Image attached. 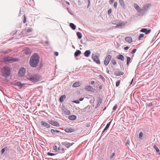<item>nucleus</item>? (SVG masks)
<instances>
[{"instance_id": "obj_52", "label": "nucleus", "mask_w": 160, "mask_h": 160, "mask_svg": "<svg viewBox=\"0 0 160 160\" xmlns=\"http://www.w3.org/2000/svg\"><path fill=\"white\" fill-rule=\"evenodd\" d=\"M111 12H112L111 8L109 9L108 12V14H110L111 13Z\"/></svg>"}, {"instance_id": "obj_26", "label": "nucleus", "mask_w": 160, "mask_h": 160, "mask_svg": "<svg viewBox=\"0 0 160 160\" xmlns=\"http://www.w3.org/2000/svg\"><path fill=\"white\" fill-rule=\"evenodd\" d=\"M62 110L65 114L68 115L70 114V111H69L67 108H63Z\"/></svg>"}, {"instance_id": "obj_41", "label": "nucleus", "mask_w": 160, "mask_h": 160, "mask_svg": "<svg viewBox=\"0 0 160 160\" xmlns=\"http://www.w3.org/2000/svg\"><path fill=\"white\" fill-rule=\"evenodd\" d=\"M111 62L114 65H116L117 63L116 61L115 60H114V59H112L111 60Z\"/></svg>"}, {"instance_id": "obj_36", "label": "nucleus", "mask_w": 160, "mask_h": 160, "mask_svg": "<svg viewBox=\"0 0 160 160\" xmlns=\"http://www.w3.org/2000/svg\"><path fill=\"white\" fill-rule=\"evenodd\" d=\"M7 147H5L3 148H2L1 150V152L2 154L3 153L5 152V151L7 149Z\"/></svg>"}, {"instance_id": "obj_39", "label": "nucleus", "mask_w": 160, "mask_h": 160, "mask_svg": "<svg viewBox=\"0 0 160 160\" xmlns=\"http://www.w3.org/2000/svg\"><path fill=\"white\" fill-rule=\"evenodd\" d=\"M27 32H32V28H28L27 30Z\"/></svg>"}, {"instance_id": "obj_43", "label": "nucleus", "mask_w": 160, "mask_h": 160, "mask_svg": "<svg viewBox=\"0 0 160 160\" xmlns=\"http://www.w3.org/2000/svg\"><path fill=\"white\" fill-rule=\"evenodd\" d=\"M47 155L49 156H53V155H56V154H55V153H50L49 152H48L47 153Z\"/></svg>"}, {"instance_id": "obj_29", "label": "nucleus", "mask_w": 160, "mask_h": 160, "mask_svg": "<svg viewBox=\"0 0 160 160\" xmlns=\"http://www.w3.org/2000/svg\"><path fill=\"white\" fill-rule=\"evenodd\" d=\"M81 53V51L79 50H78L74 53V55L75 57H77L80 55Z\"/></svg>"}, {"instance_id": "obj_12", "label": "nucleus", "mask_w": 160, "mask_h": 160, "mask_svg": "<svg viewBox=\"0 0 160 160\" xmlns=\"http://www.w3.org/2000/svg\"><path fill=\"white\" fill-rule=\"evenodd\" d=\"M140 10L141 11H140V12H139V15H140L142 16L143 15H144L147 12L146 10H145L143 7L142 9H141Z\"/></svg>"}, {"instance_id": "obj_59", "label": "nucleus", "mask_w": 160, "mask_h": 160, "mask_svg": "<svg viewBox=\"0 0 160 160\" xmlns=\"http://www.w3.org/2000/svg\"><path fill=\"white\" fill-rule=\"evenodd\" d=\"M24 20L23 21V22L24 23H25L26 22V17H25V15H24Z\"/></svg>"}, {"instance_id": "obj_57", "label": "nucleus", "mask_w": 160, "mask_h": 160, "mask_svg": "<svg viewBox=\"0 0 160 160\" xmlns=\"http://www.w3.org/2000/svg\"><path fill=\"white\" fill-rule=\"evenodd\" d=\"M101 103H102L101 100L99 102H98L97 104V106H99Z\"/></svg>"}, {"instance_id": "obj_3", "label": "nucleus", "mask_w": 160, "mask_h": 160, "mask_svg": "<svg viewBox=\"0 0 160 160\" xmlns=\"http://www.w3.org/2000/svg\"><path fill=\"white\" fill-rule=\"evenodd\" d=\"M1 72L3 76L7 77L10 75L11 70L9 67L6 66L1 69Z\"/></svg>"}, {"instance_id": "obj_1", "label": "nucleus", "mask_w": 160, "mask_h": 160, "mask_svg": "<svg viewBox=\"0 0 160 160\" xmlns=\"http://www.w3.org/2000/svg\"><path fill=\"white\" fill-rule=\"evenodd\" d=\"M39 60L40 57L39 55L37 53L33 54L30 60V66L32 68L37 67L38 66Z\"/></svg>"}, {"instance_id": "obj_51", "label": "nucleus", "mask_w": 160, "mask_h": 160, "mask_svg": "<svg viewBox=\"0 0 160 160\" xmlns=\"http://www.w3.org/2000/svg\"><path fill=\"white\" fill-rule=\"evenodd\" d=\"M62 148L61 145H59V146L58 148V151H59L61 150V149Z\"/></svg>"}, {"instance_id": "obj_31", "label": "nucleus", "mask_w": 160, "mask_h": 160, "mask_svg": "<svg viewBox=\"0 0 160 160\" xmlns=\"http://www.w3.org/2000/svg\"><path fill=\"white\" fill-rule=\"evenodd\" d=\"M139 138L141 140H142L143 139V133L142 132H141L139 134Z\"/></svg>"}, {"instance_id": "obj_46", "label": "nucleus", "mask_w": 160, "mask_h": 160, "mask_svg": "<svg viewBox=\"0 0 160 160\" xmlns=\"http://www.w3.org/2000/svg\"><path fill=\"white\" fill-rule=\"evenodd\" d=\"M151 31V29L147 30V31L145 32V34H147L149 33Z\"/></svg>"}, {"instance_id": "obj_49", "label": "nucleus", "mask_w": 160, "mask_h": 160, "mask_svg": "<svg viewBox=\"0 0 160 160\" xmlns=\"http://www.w3.org/2000/svg\"><path fill=\"white\" fill-rule=\"evenodd\" d=\"M118 108V106L117 104H116L113 107V110L114 111H115Z\"/></svg>"}, {"instance_id": "obj_13", "label": "nucleus", "mask_w": 160, "mask_h": 160, "mask_svg": "<svg viewBox=\"0 0 160 160\" xmlns=\"http://www.w3.org/2000/svg\"><path fill=\"white\" fill-rule=\"evenodd\" d=\"M153 148L156 150V154H158L159 155H160V150L156 145H154Z\"/></svg>"}, {"instance_id": "obj_45", "label": "nucleus", "mask_w": 160, "mask_h": 160, "mask_svg": "<svg viewBox=\"0 0 160 160\" xmlns=\"http://www.w3.org/2000/svg\"><path fill=\"white\" fill-rule=\"evenodd\" d=\"M115 155V153L114 152H113L112 153L110 156V158L111 159Z\"/></svg>"}, {"instance_id": "obj_61", "label": "nucleus", "mask_w": 160, "mask_h": 160, "mask_svg": "<svg viewBox=\"0 0 160 160\" xmlns=\"http://www.w3.org/2000/svg\"><path fill=\"white\" fill-rule=\"evenodd\" d=\"M83 99L84 98L81 97L79 99V100L80 101H82L83 100Z\"/></svg>"}, {"instance_id": "obj_7", "label": "nucleus", "mask_w": 160, "mask_h": 160, "mask_svg": "<svg viewBox=\"0 0 160 160\" xmlns=\"http://www.w3.org/2000/svg\"><path fill=\"white\" fill-rule=\"evenodd\" d=\"M112 58V56L109 55L106 58L104 61V63L105 66H107Z\"/></svg>"}, {"instance_id": "obj_20", "label": "nucleus", "mask_w": 160, "mask_h": 160, "mask_svg": "<svg viewBox=\"0 0 160 160\" xmlns=\"http://www.w3.org/2000/svg\"><path fill=\"white\" fill-rule=\"evenodd\" d=\"M85 89L89 91L93 92L94 91L93 88H92V87L90 86H87L86 87Z\"/></svg>"}, {"instance_id": "obj_17", "label": "nucleus", "mask_w": 160, "mask_h": 160, "mask_svg": "<svg viewBox=\"0 0 160 160\" xmlns=\"http://www.w3.org/2000/svg\"><path fill=\"white\" fill-rule=\"evenodd\" d=\"M117 59H120L122 61H124L125 59L124 56L122 54H119L117 57Z\"/></svg>"}, {"instance_id": "obj_35", "label": "nucleus", "mask_w": 160, "mask_h": 160, "mask_svg": "<svg viewBox=\"0 0 160 160\" xmlns=\"http://www.w3.org/2000/svg\"><path fill=\"white\" fill-rule=\"evenodd\" d=\"M144 36V34H140L138 37V40H141V39Z\"/></svg>"}, {"instance_id": "obj_63", "label": "nucleus", "mask_w": 160, "mask_h": 160, "mask_svg": "<svg viewBox=\"0 0 160 160\" xmlns=\"http://www.w3.org/2000/svg\"><path fill=\"white\" fill-rule=\"evenodd\" d=\"M129 47L128 46H126L124 48V49L125 50H127L129 48Z\"/></svg>"}, {"instance_id": "obj_40", "label": "nucleus", "mask_w": 160, "mask_h": 160, "mask_svg": "<svg viewBox=\"0 0 160 160\" xmlns=\"http://www.w3.org/2000/svg\"><path fill=\"white\" fill-rule=\"evenodd\" d=\"M147 29L146 28H142L140 30V32H142L145 33V32L147 31Z\"/></svg>"}, {"instance_id": "obj_32", "label": "nucleus", "mask_w": 160, "mask_h": 160, "mask_svg": "<svg viewBox=\"0 0 160 160\" xmlns=\"http://www.w3.org/2000/svg\"><path fill=\"white\" fill-rule=\"evenodd\" d=\"M70 27L73 30H75L76 29V26L73 23H70Z\"/></svg>"}, {"instance_id": "obj_28", "label": "nucleus", "mask_w": 160, "mask_h": 160, "mask_svg": "<svg viewBox=\"0 0 160 160\" xmlns=\"http://www.w3.org/2000/svg\"><path fill=\"white\" fill-rule=\"evenodd\" d=\"M80 86V83L79 82H76L74 83L72 85V86L74 88H77L78 87Z\"/></svg>"}, {"instance_id": "obj_11", "label": "nucleus", "mask_w": 160, "mask_h": 160, "mask_svg": "<svg viewBox=\"0 0 160 160\" xmlns=\"http://www.w3.org/2000/svg\"><path fill=\"white\" fill-rule=\"evenodd\" d=\"M65 131L68 133L72 132L75 131V130L74 128H66L65 130Z\"/></svg>"}, {"instance_id": "obj_27", "label": "nucleus", "mask_w": 160, "mask_h": 160, "mask_svg": "<svg viewBox=\"0 0 160 160\" xmlns=\"http://www.w3.org/2000/svg\"><path fill=\"white\" fill-rule=\"evenodd\" d=\"M25 84L24 83H22L21 82H17L16 83V85L20 88H22L23 86L25 85Z\"/></svg>"}, {"instance_id": "obj_60", "label": "nucleus", "mask_w": 160, "mask_h": 160, "mask_svg": "<svg viewBox=\"0 0 160 160\" xmlns=\"http://www.w3.org/2000/svg\"><path fill=\"white\" fill-rule=\"evenodd\" d=\"M45 43H46V44H47L48 45H49V42L48 41H45Z\"/></svg>"}, {"instance_id": "obj_37", "label": "nucleus", "mask_w": 160, "mask_h": 160, "mask_svg": "<svg viewBox=\"0 0 160 160\" xmlns=\"http://www.w3.org/2000/svg\"><path fill=\"white\" fill-rule=\"evenodd\" d=\"M65 150H66V149ZM65 149L64 148H62L61 149V150H60V151H59V152L60 153H64L65 152Z\"/></svg>"}, {"instance_id": "obj_50", "label": "nucleus", "mask_w": 160, "mask_h": 160, "mask_svg": "<svg viewBox=\"0 0 160 160\" xmlns=\"http://www.w3.org/2000/svg\"><path fill=\"white\" fill-rule=\"evenodd\" d=\"M137 51L136 49H134L131 52V53L132 54H133L134 53H135Z\"/></svg>"}, {"instance_id": "obj_21", "label": "nucleus", "mask_w": 160, "mask_h": 160, "mask_svg": "<svg viewBox=\"0 0 160 160\" xmlns=\"http://www.w3.org/2000/svg\"><path fill=\"white\" fill-rule=\"evenodd\" d=\"M114 74L117 76H120L124 74V73L121 71H116L114 72Z\"/></svg>"}, {"instance_id": "obj_5", "label": "nucleus", "mask_w": 160, "mask_h": 160, "mask_svg": "<svg viewBox=\"0 0 160 160\" xmlns=\"http://www.w3.org/2000/svg\"><path fill=\"white\" fill-rule=\"evenodd\" d=\"M99 54H96L95 55L93 53L92 54V57L94 61L97 64H100V61L99 59Z\"/></svg>"}, {"instance_id": "obj_15", "label": "nucleus", "mask_w": 160, "mask_h": 160, "mask_svg": "<svg viewBox=\"0 0 160 160\" xmlns=\"http://www.w3.org/2000/svg\"><path fill=\"white\" fill-rule=\"evenodd\" d=\"M50 132L53 135L56 134V132L61 133V132L59 130H54L53 129H51Z\"/></svg>"}, {"instance_id": "obj_14", "label": "nucleus", "mask_w": 160, "mask_h": 160, "mask_svg": "<svg viewBox=\"0 0 160 160\" xmlns=\"http://www.w3.org/2000/svg\"><path fill=\"white\" fill-rule=\"evenodd\" d=\"M127 22H125V23L120 22L116 26H115L116 28H119L120 27L121 28L122 26H124L127 23Z\"/></svg>"}, {"instance_id": "obj_53", "label": "nucleus", "mask_w": 160, "mask_h": 160, "mask_svg": "<svg viewBox=\"0 0 160 160\" xmlns=\"http://www.w3.org/2000/svg\"><path fill=\"white\" fill-rule=\"evenodd\" d=\"M130 141L129 140H127L126 143V145L128 144V145H130Z\"/></svg>"}, {"instance_id": "obj_19", "label": "nucleus", "mask_w": 160, "mask_h": 160, "mask_svg": "<svg viewBox=\"0 0 160 160\" xmlns=\"http://www.w3.org/2000/svg\"><path fill=\"white\" fill-rule=\"evenodd\" d=\"M150 5H151L149 3H147L143 7L145 10L147 12Z\"/></svg>"}, {"instance_id": "obj_9", "label": "nucleus", "mask_w": 160, "mask_h": 160, "mask_svg": "<svg viewBox=\"0 0 160 160\" xmlns=\"http://www.w3.org/2000/svg\"><path fill=\"white\" fill-rule=\"evenodd\" d=\"M73 143H70L67 142H65L61 143L62 145L64 146L67 148H68L72 146Z\"/></svg>"}, {"instance_id": "obj_16", "label": "nucleus", "mask_w": 160, "mask_h": 160, "mask_svg": "<svg viewBox=\"0 0 160 160\" xmlns=\"http://www.w3.org/2000/svg\"><path fill=\"white\" fill-rule=\"evenodd\" d=\"M125 40L129 43H131L132 42V38L130 37H127L125 38Z\"/></svg>"}, {"instance_id": "obj_38", "label": "nucleus", "mask_w": 160, "mask_h": 160, "mask_svg": "<svg viewBox=\"0 0 160 160\" xmlns=\"http://www.w3.org/2000/svg\"><path fill=\"white\" fill-rule=\"evenodd\" d=\"M30 53V50L29 49H27L25 52V53L27 55Z\"/></svg>"}, {"instance_id": "obj_42", "label": "nucleus", "mask_w": 160, "mask_h": 160, "mask_svg": "<svg viewBox=\"0 0 160 160\" xmlns=\"http://www.w3.org/2000/svg\"><path fill=\"white\" fill-rule=\"evenodd\" d=\"M120 82V80H118L116 82V86L117 87H118L119 86V84Z\"/></svg>"}, {"instance_id": "obj_56", "label": "nucleus", "mask_w": 160, "mask_h": 160, "mask_svg": "<svg viewBox=\"0 0 160 160\" xmlns=\"http://www.w3.org/2000/svg\"><path fill=\"white\" fill-rule=\"evenodd\" d=\"M152 105H153L152 103V102H150L148 105V107H151Z\"/></svg>"}, {"instance_id": "obj_48", "label": "nucleus", "mask_w": 160, "mask_h": 160, "mask_svg": "<svg viewBox=\"0 0 160 160\" xmlns=\"http://www.w3.org/2000/svg\"><path fill=\"white\" fill-rule=\"evenodd\" d=\"M117 2H114V4H113L114 7L115 8H117Z\"/></svg>"}, {"instance_id": "obj_10", "label": "nucleus", "mask_w": 160, "mask_h": 160, "mask_svg": "<svg viewBox=\"0 0 160 160\" xmlns=\"http://www.w3.org/2000/svg\"><path fill=\"white\" fill-rule=\"evenodd\" d=\"M41 125L42 127H45L48 128L50 127V125L48 123L44 121H41Z\"/></svg>"}, {"instance_id": "obj_62", "label": "nucleus", "mask_w": 160, "mask_h": 160, "mask_svg": "<svg viewBox=\"0 0 160 160\" xmlns=\"http://www.w3.org/2000/svg\"><path fill=\"white\" fill-rule=\"evenodd\" d=\"M55 55L56 56H58V52H55Z\"/></svg>"}, {"instance_id": "obj_54", "label": "nucleus", "mask_w": 160, "mask_h": 160, "mask_svg": "<svg viewBox=\"0 0 160 160\" xmlns=\"http://www.w3.org/2000/svg\"><path fill=\"white\" fill-rule=\"evenodd\" d=\"M73 102L76 103L77 104H79L80 103L79 101L78 100H75Z\"/></svg>"}, {"instance_id": "obj_24", "label": "nucleus", "mask_w": 160, "mask_h": 160, "mask_svg": "<svg viewBox=\"0 0 160 160\" xmlns=\"http://www.w3.org/2000/svg\"><path fill=\"white\" fill-rule=\"evenodd\" d=\"M134 6L135 9L139 12L141 11L139 6L137 4H134Z\"/></svg>"}, {"instance_id": "obj_2", "label": "nucleus", "mask_w": 160, "mask_h": 160, "mask_svg": "<svg viewBox=\"0 0 160 160\" xmlns=\"http://www.w3.org/2000/svg\"><path fill=\"white\" fill-rule=\"evenodd\" d=\"M27 78L30 81L33 82H38L42 79L41 76L38 74H30L27 76Z\"/></svg>"}, {"instance_id": "obj_55", "label": "nucleus", "mask_w": 160, "mask_h": 160, "mask_svg": "<svg viewBox=\"0 0 160 160\" xmlns=\"http://www.w3.org/2000/svg\"><path fill=\"white\" fill-rule=\"evenodd\" d=\"M114 0H110L109 1V2L110 4H112Z\"/></svg>"}, {"instance_id": "obj_30", "label": "nucleus", "mask_w": 160, "mask_h": 160, "mask_svg": "<svg viewBox=\"0 0 160 160\" xmlns=\"http://www.w3.org/2000/svg\"><path fill=\"white\" fill-rule=\"evenodd\" d=\"M119 2L122 7H125V3L123 0H119Z\"/></svg>"}, {"instance_id": "obj_47", "label": "nucleus", "mask_w": 160, "mask_h": 160, "mask_svg": "<svg viewBox=\"0 0 160 160\" xmlns=\"http://www.w3.org/2000/svg\"><path fill=\"white\" fill-rule=\"evenodd\" d=\"M53 149L56 152H58V148L56 146H54Z\"/></svg>"}, {"instance_id": "obj_34", "label": "nucleus", "mask_w": 160, "mask_h": 160, "mask_svg": "<svg viewBox=\"0 0 160 160\" xmlns=\"http://www.w3.org/2000/svg\"><path fill=\"white\" fill-rule=\"evenodd\" d=\"M77 35L78 38L79 39H81L82 37V34L79 32H77Z\"/></svg>"}, {"instance_id": "obj_64", "label": "nucleus", "mask_w": 160, "mask_h": 160, "mask_svg": "<svg viewBox=\"0 0 160 160\" xmlns=\"http://www.w3.org/2000/svg\"><path fill=\"white\" fill-rule=\"evenodd\" d=\"M42 65L41 64L40 65V67L39 68H38V69L39 70L40 69H41V68H42Z\"/></svg>"}, {"instance_id": "obj_33", "label": "nucleus", "mask_w": 160, "mask_h": 160, "mask_svg": "<svg viewBox=\"0 0 160 160\" xmlns=\"http://www.w3.org/2000/svg\"><path fill=\"white\" fill-rule=\"evenodd\" d=\"M127 64L128 65L131 59L130 57L127 56Z\"/></svg>"}, {"instance_id": "obj_58", "label": "nucleus", "mask_w": 160, "mask_h": 160, "mask_svg": "<svg viewBox=\"0 0 160 160\" xmlns=\"http://www.w3.org/2000/svg\"><path fill=\"white\" fill-rule=\"evenodd\" d=\"M88 8L90 6V0H88Z\"/></svg>"}, {"instance_id": "obj_25", "label": "nucleus", "mask_w": 160, "mask_h": 160, "mask_svg": "<svg viewBox=\"0 0 160 160\" xmlns=\"http://www.w3.org/2000/svg\"><path fill=\"white\" fill-rule=\"evenodd\" d=\"M66 96L65 95H62L59 98V101L61 102H63L64 99H66Z\"/></svg>"}, {"instance_id": "obj_22", "label": "nucleus", "mask_w": 160, "mask_h": 160, "mask_svg": "<svg viewBox=\"0 0 160 160\" xmlns=\"http://www.w3.org/2000/svg\"><path fill=\"white\" fill-rule=\"evenodd\" d=\"M68 119L71 120H74L76 119L77 118V117L76 116L74 115H72L71 116H69L68 117Z\"/></svg>"}, {"instance_id": "obj_44", "label": "nucleus", "mask_w": 160, "mask_h": 160, "mask_svg": "<svg viewBox=\"0 0 160 160\" xmlns=\"http://www.w3.org/2000/svg\"><path fill=\"white\" fill-rule=\"evenodd\" d=\"M99 78L101 79L103 81H104L105 80V78L103 77V76H102V75H99Z\"/></svg>"}, {"instance_id": "obj_18", "label": "nucleus", "mask_w": 160, "mask_h": 160, "mask_svg": "<svg viewBox=\"0 0 160 160\" xmlns=\"http://www.w3.org/2000/svg\"><path fill=\"white\" fill-rule=\"evenodd\" d=\"M91 53V52L89 50H87L85 52L84 55L85 57H88L90 56Z\"/></svg>"}, {"instance_id": "obj_6", "label": "nucleus", "mask_w": 160, "mask_h": 160, "mask_svg": "<svg viewBox=\"0 0 160 160\" xmlns=\"http://www.w3.org/2000/svg\"><path fill=\"white\" fill-rule=\"evenodd\" d=\"M26 70L24 68H20L18 72V75L19 77H23L25 74Z\"/></svg>"}, {"instance_id": "obj_23", "label": "nucleus", "mask_w": 160, "mask_h": 160, "mask_svg": "<svg viewBox=\"0 0 160 160\" xmlns=\"http://www.w3.org/2000/svg\"><path fill=\"white\" fill-rule=\"evenodd\" d=\"M111 121H110L109 122H108V123L105 127V128L103 130V131L102 132V135L103 134V133L104 132L106 131V130H107L109 127L111 123Z\"/></svg>"}, {"instance_id": "obj_4", "label": "nucleus", "mask_w": 160, "mask_h": 160, "mask_svg": "<svg viewBox=\"0 0 160 160\" xmlns=\"http://www.w3.org/2000/svg\"><path fill=\"white\" fill-rule=\"evenodd\" d=\"M4 62H16L19 61V59L18 58H13L12 57L8 56L4 58Z\"/></svg>"}, {"instance_id": "obj_8", "label": "nucleus", "mask_w": 160, "mask_h": 160, "mask_svg": "<svg viewBox=\"0 0 160 160\" xmlns=\"http://www.w3.org/2000/svg\"><path fill=\"white\" fill-rule=\"evenodd\" d=\"M49 123L54 126L58 127L60 126L59 124L57 122L52 120H49L48 121Z\"/></svg>"}]
</instances>
